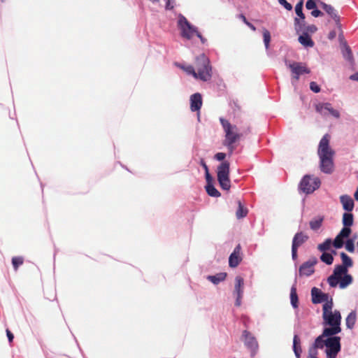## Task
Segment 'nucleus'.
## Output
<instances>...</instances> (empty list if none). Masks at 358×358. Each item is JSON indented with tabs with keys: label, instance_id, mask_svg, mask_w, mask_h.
Masks as SVG:
<instances>
[{
	"label": "nucleus",
	"instance_id": "f257e3e1",
	"mask_svg": "<svg viewBox=\"0 0 358 358\" xmlns=\"http://www.w3.org/2000/svg\"><path fill=\"white\" fill-rule=\"evenodd\" d=\"M331 136L326 134L321 138L318 148L317 155L320 159V169L322 172L330 174L333 172L334 150L330 146Z\"/></svg>",
	"mask_w": 358,
	"mask_h": 358
},
{
	"label": "nucleus",
	"instance_id": "f03ea898",
	"mask_svg": "<svg viewBox=\"0 0 358 358\" xmlns=\"http://www.w3.org/2000/svg\"><path fill=\"white\" fill-rule=\"evenodd\" d=\"M333 301H327L322 306V318L324 325L330 327L324 329V335H336L341 331V315L339 310L332 311Z\"/></svg>",
	"mask_w": 358,
	"mask_h": 358
},
{
	"label": "nucleus",
	"instance_id": "7ed1b4c3",
	"mask_svg": "<svg viewBox=\"0 0 358 358\" xmlns=\"http://www.w3.org/2000/svg\"><path fill=\"white\" fill-rule=\"evenodd\" d=\"M220 122L225 134L223 145L228 148L231 154L235 149L234 144L241 139L242 134L238 133L236 125L231 124L225 118L220 117Z\"/></svg>",
	"mask_w": 358,
	"mask_h": 358
},
{
	"label": "nucleus",
	"instance_id": "20e7f679",
	"mask_svg": "<svg viewBox=\"0 0 358 358\" xmlns=\"http://www.w3.org/2000/svg\"><path fill=\"white\" fill-rule=\"evenodd\" d=\"M196 78L202 81H208L212 77V67L209 59L201 54L195 61Z\"/></svg>",
	"mask_w": 358,
	"mask_h": 358
},
{
	"label": "nucleus",
	"instance_id": "39448f33",
	"mask_svg": "<svg viewBox=\"0 0 358 358\" xmlns=\"http://www.w3.org/2000/svg\"><path fill=\"white\" fill-rule=\"evenodd\" d=\"M230 164L227 161L222 162L218 166L217 171V180L220 187L225 190L231 187L229 179Z\"/></svg>",
	"mask_w": 358,
	"mask_h": 358
},
{
	"label": "nucleus",
	"instance_id": "423d86ee",
	"mask_svg": "<svg viewBox=\"0 0 358 358\" xmlns=\"http://www.w3.org/2000/svg\"><path fill=\"white\" fill-rule=\"evenodd\" d=\"M324 345L327 347L326 354L327 358H336L337 355L341 351V337L336 336H329L324 341Z\"/></svg>",
	"mask_w": 358,
	"mask_h": 358
},
{
	"label": "nucleus",
	"instance_id": "0eeeda50",
	"mask_svg": "<svg viewBox=\"0 0 358 358\" xmlns=\"http://www.w3.org/2000/svg\"><path fill=\"white\" fill-rule=\"evenodd\" d=\"M321 185L319 178L306 175L299 184V189L306 194H311L317 189Z\"/></svg>",
	"mask_w": 358,
	"mask_h": 358
},
{
	"label": "nucleus",
	"instance_id": "6e6552de",
	"mask_svg": "<svg viewBox=\"0 0 358 358\" xmlns=\"http://www.w3.org/2000/svg\"><path fill=\"white\" fill-rule=\"evenodd\" d=\"M178 25L181 31V36L187 39H191L198 32L196 27L192 26L183 15H180Z\"/></svg>",
	"mask_w": 358,
	"mask_h": 358
},
{
	"label": "nucleus",
	"instance_id": "1a4fd4ad",
	"mask_svg": "<svg viewBox=\"0 0 358 358\" xmlns=\"http://www.w3.org/2000/svg\"><path fill=\"white\" fill-rule=\"evenodd\" d=\"M289 68L292 72V79L296 81L299 80L300 76L310 73L306 64L302 62H294L289 64Z\"/></svg>",
	"mask_w": 358,
	"mask_h": 358
},
{
	"label": "nucleus",
	"instance_id": "9d476101",
	"mask_svg": "<svg viewBox=\"0 0 358 358\" xmlns=\"http://www.w3.org/2000/svg\"><path fill=\"white\" fill-rule=\"evenodd\" d=\"M318 262L315 257H310L308 261L303 262L299 268V275L300 277H308L314 273V266Z\"/></svg>",
	"mask_w": 358,
	"mask_h": 358
},
{
	"label": "nucleus",
	"instance_id": "9b49d317",
	"mask_svg": "<svg viewBox=\"0 0 358 358\" xmlns=\"http://www.w3.org/2000/svg\"><path fill=\"white\" fill-rule=\"evenodd\" d=\"M312 302L314 304L320 303L322 302L327 303L329 301V294L323 293L320 289L313 287L311 289Z\"/></svg>",
	"mask_w": 358,
	"mask_h": 358
},
{
	"label": "nucleus",
	"instance_id": "f8f14e48",
	"mask_svg": "<svg viewBox=\"0 0 358 358\" xmlns=\"http://www.w3.org/2000/svg\"><path fill=\"white\" fill-rule=\"evenodd\" d=\"M241 247L238 244L234 248L233 252L230 255L229 258V265L231 268H236L238 266L240 262L242 261V257L241 255Z\"/></svg>",
	"mask_w": 358,
	"mask_h": 358
},
{
	"label": "nucleus",
	"instance_id": "ddd939ff",
	"mask_svg": "<svg viewBox=\"0 0 358 358\" xmlns=\"http://www.w3.org/2000/svg\"><path fill=\"white\" fill-rule=\"evenodd\" d=\"M315 110L317 113L322 115H326L324 110L328 111L334 117L338 118L340 113L337 110L334 109L331 107V104L329 103H318L315 106Z\"/></svg>",
	"mask_w": 358,
	"mask_h": 358
},
{
	"label": "nucleus",
	"instance_id": "4468645a",
	"mask_svg": "<svg viewBox=\"0 0 358 358\" xmlns=\"http://www.w3.org/2000/svg\"><path fill=\"white\" fill-rule=\"evenodd\" d=\"M243 336L244 337V343L248 348L252 350H255L258 348L257 339L249 331L245 330L243 332Z\"/></svg>",
	"mask_w": 358,
	"mask_h": 358
},
{
	"label": "nucleus",
	"instance_id": "2eb2a0df",
	"mask_svg": "<svg viewBox=\"0 0 358 358\" xmlns=\"http://www.w3.org/2000/svg\"><path fill=\"white\" fill-rule=\"evenodd\" d=\"M202 96L199 93H195L190 96V109L192 111H199L202 106Z\"/></svg>",
	"mask_w": 358,
	"mask_h": 358
},
{
	"label": "nucleus",
	"instance_id": "dca6fc26",
	"mask_svg": "<svg viewBox=\"0 0 358 358\" xmlns=\"http://www.w3.org/2000/svg\"><path fill=\"white\" fill-rule=\"evenodd\" d=\"M320 6L324 10V11L331 16V17L335 21V22L338 26H340V17L337 14V12L335 10V8L331 5L327 4L322 1L320 2Z\"/></svg>",
	"mask_w": 358,
	"mask_h": 358
},
{
	"label": "nucleus",
	"instance_id": "f3484780",
	"mask_svg": "<svg viewBox=\"0 0 358 358\" xmlns=\"http://www.w3.org/2000/svg\"><path fill=\"white\" fill-rule=\"evenodd\" d=\"M308 236L303 231L297 232L294 236L292 245L299 248L303 243H305L308 240Z\"/></svg>",
	"mask_w": 358,
	"mask_h": 358
},
{
	"label": "nucleus",
	"instance_id": "a211bd4d",
	"mask_svg": "<svg viewBox=\"0 0 358 358\" xmlns=\"http://www.w3.org/2000/svg\"><path fill=\"white\" fill-rule=\"evenodd\" d=\"M341 203L343 205V208L345 210L350 212L354 208V201L348 195H343L340 197Z\"/></svg>",
	"mask_w": 358,
	"mask_h": 358
},
{
	"label": "nucleus",
	"instance_id": "6ab92c4d",
	"mask_svg": "<svg viewBox=\"0 0 358 358\" xmlns=\"http://www.w3.org/2000/svg\"><path fill=\"white\" fill-rule=\"evenodd\" d=\"M244 280L241 276H236L235 278V286L234 293L235 294H243Z\"/></svg>",
	"mask_w": 358,
	"mask_h": 358
},
{
	"label": "nucleus",
	"instance_id": "aec40b11",
	"mask_svg": "<svg viewBox=\"0 0 358 358\" xmlns=\"http://www.w3.org/2000/svg\"><path fill=\"white\" fill-rule=\"evenodd\" d=\"M332 335H324V331H322V334L320 335L318 337L316 338L315 340V342L313 343V345L310 347V348H315L317 350V348H323L324 345V341L323 338L325 337L331 336Z\"/></svg>",
	"mask_w": 358,
	"mask_h": 358
},
{
	"label": "nucleus",
	"instance_id": "412c9836",
	"mask_svg": "<svg viewBox=\"0 0 358 358\" xmlns=\"http://www.w3.org/2000/svg\"><path fill=\"white\" fill-rule=\"evenodd\" d=\"M293 350L297 358H300L302 352L300 338L297 335H294L293 338Z\"/></svg>",
	"mask_w": 358,
	"mask_h": 358
},
{
	"label": "nucleus",
	"instance_id": "4be33fe9",
	"mask_svg": "<svg viewBox=\"0 0 358 358\" xmlns=\"http://www.w3.org/2000/svg\"><path fill=\"white\" fill-rule=\"evenodd\" d=\"M299 43L305 47H313L314 45V42L310 37L308 34H302V35L299 37Z\"/></svg>",
	"mask_w": 358,
	"mask_h": 358
},
{
	"label": "nucleus",
	"instance_id": "5701e85b",
	"mask_svg": "<svg viewBox=\"0 0 358 358\" xmlns=\"http://www.w3.org/2000/svg\"><path fill=\"white\" fill-rule=\"evenodd\" d=\"M227 277L226 273H220L215 275H208L207 279L215 285H217L220 282L224 280Z\"/></svg>",
	"mask_w": 358,
	"mask_h": 358
},
{
	"label": "nucleus",
	"instance_id": "b1692460",
	"mask_svg": "<svg viewBox=\"0 0 358 358\" xmlns=\"http://www.w3.org/2000/svg\"><path fill=\"white\" fill-rule=\"evenodd\" d=\"M357 315L355 311H352L346 317V326L349 329H352L355 324Z\"/></svg>",
	"mask_w": 358,
	"mask_h": 358
},
{
	"label": "nucleus",
	"instance_id": "393cba45",
	"mask_svg": "<svg viewBox=\"0 0 358 358\" xmlns=\"http://www.w3.org/2000/svg\"><path fill=\"white\" fill-rule=\"evenodd\" d=\"M306 27V24L304 20L296 17L294 19V28L297 33H302Z\"/></svg>",
	"mask_w": 358,
	"mask_h": 358
},
{
	"label": "nucleus",
	"instance_id": "a878e982",
	"mask_svg": "<svg viewBox=\"0 0 358 358\" xmlns=\"http://www.w3.org/2000/svg\"><path fill=\"white\" fill-rule=\"evenodd\" d=\"M343 224L345 227H351L353 224L354 216L350 213H345L343 215Z\"/></svg>",
	"mask_w": 358,
	"mask_h": 358
},
{
	"label": "nucleus",
	"instance_id": "bb28decb",
	"mask_svg": "<svg viewBox=\"0 0 358 358\" xmlns=\"http://www.w3.org/2000/svg\"><path fill=\"white\" fill-rule=\"evenodd\" d=\"M237 203H238V209L236 210V215L237 218H238V219L243 218L247 215L248 210H247V208H244V206L242 205L241 201L238 200L237 201Z\"/></svg>",
	"mask_w": 358,
	"mask_h": 358
},
{
	"label": "nucleus",
	"instance_id": "cd10ccee",
	"mask_svg": "<svg viewBox=\"0 0 358 358\" xmlns=\"http://www.w3.org/2000/svg\"><path fill=\"white\" fill-rule=\"evenodd\" d=\"M352 282V278L350 275L345 274L344 277H341L340 279L339 287L341 289L345 288L347 286L350 285Z\"/></svg>",
	"mask_w": 358,
	"mask_h": 358
},
{
	"label": "nucleus",
	"instance_id": "c85d7f7f",
	"mask_svg": "<svg viewBox=\"0 0 358 358\" xmlns=\"http://www.w3.org/2000/svg\"><path fill=\"white\" fill-rule=\"evenodd\" d=\"M323 222V217H319L310 222V227L313 231H317L320 228Z\"/></svg>",
	"mask_w": 358,
	"mask_h": 358
},
{
	"label": "nucleus",
	"instance_id": "c756f323",
	"mask_svg": "<svg viewBox=\"0 0 358 358\" xmlns=\"http://www.w3.org/2000/svg\"><path fill=\"white\" fill-rule=\"evenodd\" d=\"M290 301H291V303L294 308L298 307V295L296 293V289L294 287H292L291 288Z\"/></svg>",
	"mask_w": 358,
	"mask_h": 358
},
{
	"label": "nucleus",
	"instance_id": "7c9ffc66",
	"mask_svg": "<svg viewBox=\"0 0 358 358\" xmlns=\"http://www.w3.org/2000/svg\"><path fill=\"white\" fill-rule=\"evenodd\" d=\"M206 189L208 194L210 196L218 197L220 196V193L213 184H207Z\"/></svg>",
	"mask_w": 358,
	"mask_h": 358
},
{
	"label": "nucleus",
	"instance_id": "2f4dec72",
	"mask_svg": "<svg viewBox=\"0 0 358 358\" xmlns=\"http://www.w3.org/2000/svg\"><path fill=\"white\" fill-rule=\"evenodd\" d=\"M348 271L347 268L345 266H343L342 265H337L336 266L333 275H335V276L338 277L339 278H341L342 275L346 274Z\"/></svg>",
	"mask_w": 358,
	"mask_h": 358
},
{
	"label": "nucleus",
	"instance_id": "473e14b6",
	"mask_svg": "<svg viewBox=\"0 0 358 358\" xmlns=\"http://www.w3.org/2000/svg\"><path fill=\"white\" fill-rule=\"evenodd\" d=\"M341 257L343 262L342 266H345V268L350 267L352 266V261L351 258L345 252L341 253Z\"/></svg>",
	"mask_w": 358,
	"mask_h": 358
},
{
	"label": "nucleus",
	"instance_id": "72a5a7b5",
	"mask_svg": "<svg viewBox=\"0 0 358 358\" xmlns=\"http://www.w3.org/2000/svg\"><path fill=\"white\" fill-rule=\"evenodd\" d=\"M320 259L327 264L331 265L333 263L334 257L330 253L323 252L320 257Z\"/></svg>",
	"mask_w": 358,
	"mask_h": 358
},
{
	"label": "nucleus",
	"instance_id": "f704fd0d",
	"mask_svg": "<svg viewBox=\"0 0 358 358\" xmlns=\"http://www.w3.org/2000/svg\"><path fill=\"white\" fill-rule=\"evenodd\" d=\"M24 263V258L22 257H13L12 258V264L15 271H17L18 267Z\"/></svg>",
	"mask_w": 358,
	"mask_h": 358
},
{
	"label": "nucleus",
	"instance_id": "c9c22d12",
	"mask_svg": "<svg viewBox=\"0 0 358 358\" xmlns=\"http://www.w3.org/2000/svg\"><path fill=\"white\" fill-rule=\"evenodd\" d=\"M303 0L299 1L295 6L296 14L301 19L305 20V15L303 13Z\"/></svg>",
	"mask_w": 358,
	"mask_h": 358
},
{
	"label": "nucleus",
	"instance_id": "e433bc0d",
	"mask_svg": "<svg viewBox=\"0 0 358 358\" xmlns=\"http://www.w3.org/2000/svg\"><path fill=\"white\" fill-rule=\"evenodd\" d=\"M340 279L341 278L338 277L332 274L327 278V282L331 287H336L338 282H340Z\"/></svg>",
	"mask_w": 358,
	"mask_h": 358
},
{
	"label": "nucleus",
	"instance_id": "4c0bfd02",
	"mask_svg": "<svg viewBox=\"0 0 358 358\" xmlns=\"http://www.w3.org/2000/svg\"><path fill=\"white\" fill-rule=\"evenodd\" d=\"M331 245V241L330 239H327L324 243L318 245L317 248L321 252H324L328 250Z\"/></svg>",
	"mask_w": 358,
	"mask_h": 358
},
{
	"label": "nucleus",
	"instance_id": "58836bf2",
	"mask_svg": "<svg viewBox=\"0 0 358 358\" xmlns=\"http://www.w3.org/2000/svg\"><path fill=\"white\" fill-rule=\"evenodd\" d=\"M343 238L342 236H340L339 234H338L334 242H333V245L336 248H341L343 246V244H344V241H343Z\"/></svg>",
	"mask_w": 358,
	"mask_h": 358
},
{
	"label": "nucleus",
	"instance_id": "ea45409f",
	"mask_svg": "<svg viewBox=\"0 0 358 358\" xmlns=\"http://www.w3.org/2000/svg\"><path fill=\"white\" fill-rule=\"evenodd\" d=\"M263 38H264V42L265 44V47L266 49H268V46H269V43L271 41V34H270V32L267 29H264Z\"/></svg>",
	"mask_w": 358,
	"mask_h": 358
},
{
	"label": "nucleus",
	"instance_id": "a19ab883",
	"mask_svg": "<svg viewBox=\"0 0 358 358\" xmlns=\"http://www.w3.org/2000/svg\"><path fill=\"white\" fill-rule=\"evenodd\" d=\"M181 69H182L188 75H192L194 78H196V70L193 66H181Z\"/></svg>",
	"mask_w": 358,
	"mask_h": 358
},
{
	"label": "nucleus",
	"instance_id": "79ce46f5",
	"mask_svg": "<svg viewBox=\"0 0 358 358\" xmlns=\"http://www.w3.org/2000/svg\"><path fill=\"white\" fill-rule=\"evenodd\" d=\"M351 229L350 227H345L341 229L340 233L338 234L340 236H342L343 238H348L350 234H351Z\"/></svg>",
	"mask_w": 358,
	"mask_h": 358
},
{
	"label": "nucleus",
	"instance_id": "37998d69",
	"mask_svg": "<svg viewBox=\"0 0 358 358\" xmlns=\"http://www.w3.org/2000/svg\"><path fill=\"white\" fill-rule=\"evenodd\" d=\"M317 27L314 24L306 25V29L303 30L302 34H308V33L313 34L317 31Z\"/></svg>",
	"mask_w": 358,
	"mask_h": 358
},
{
	"label": "nucleus",
	"instance_id": "c03bdc74",
	"mask_svg": "<svg viewBox=\"0 0 358 358\" xmlns=\"http://www.w3.org/2000/svg\"><path fill=\"white\" fill-rule=\"evenodd\" d=\"M345 249L350 252H353L355 251V245L352 239H348L346 241Z\"/></svg>",
	"mask_w": 358,
	"mask_h": 358
},
{
	"label": "nucleus",
	"instance_id": "a18cd8bd",
	"mask_svg": "<svg viewBox=\"0 0 358 358\" xmlns=\"http://www.w3.org/2000/svg\"><path fill=\"white\" fill-rule=\"evenodd\" d=\"M344 57H347L348 59H352V52L351 51L350 48L345 43V52H343Z\"/></svg>",
	"mask_w": 358,
	"mask_h": 358
},
{
	"label": "nucleus",
	"instance_id": "49530a36",
	"mask_svg": "<svg viewBox=\"0 0 358 358\" xmlns=\"http://www.w3.org/2000/svg\"><path fill=\"white\" fill-rule=\"evenodd\" d=\"M318 352L315 348H309L308 350V355L307 358H318L317 357Z\"/></svg>",
	"mask_w": 358,
	"mask_h": 358
},
{
	"label": "nucleus",
	"instance_id": "de8ad7c7",
	"mask_svg": "<svg viewBox=\"0 0 358 358\" xmlns=\"http://www.w3.org/2000/svg\"><path fill=\"white\" fill-rule=\"evenodd\" d=\"M316 6H317L315 0H308L306 3V7L308 10L315 9Z\"/></svg>",
	"mask_w": 358,
	"mask_h": 358
},
{
	"label": "nucleus",
	"instance_id": "09e8293b",
	"mask_svg": "<svg viewBox=\"0 0 358 358\" xmlns=\"http://www.w3.org/2000/svg\"><path fill=\"white\" fill-rule=\"evenodd\" d=\"M310 88L313 92L315 93H318L320 92V87L315 82H311L310 83Z\"/></svg>",
	"mask_w": 358,
	"mask_h": 358
},
{
	"label": "nucleus",
	"instance_id": "8fccbe9b",
	"mask_svg": "<svg viewBox=\"0 0 358 358\" xmlns=\"http://www.w3.org/2000/svg\"><path fill=\"white\" fill-rule=\"evenodd\" d=\"M240 18H241V19H242V20L243 21V22H244L245 24H247V26H248V27H250L252 31H255V30H256L255 27L252 24H251L250 22H249L247 20V19H246V17H245V15H242V14H241V15H240Z\"/></svg>",
	"mask_w": 358,
	"mask_h": 358
},
{
	"label": "nucleus",
	"instance_id": "3c124183",
	"mask_svg": "<svg viewBox=\"0 0 358 358\" xmlns=\"http://www.w3.org/2000/svg\"><path fill=\"white\" fill-rule=\"evenodd\" d=\"M278 2L283 6L287 10H291L292 9V5L288 3L286 0H278Z\"/></svg>",
	"mask_w": 358,
	"mask_h": 358
},
{
	"label": "nucleus",
	"instance_id": "603ef678",
	"mask_svg": "<svg viewBox=\"0 0 358 358\" xmlns=\"http://www.w3.org/2000/svg\"><path fill=\"white\" fill-rule=\"evenodd\" d=\"M226 157V154L224 152H217L215 155L214 158L217 161H223Z\"/></svg>",
	"mask_w": 358,
	"mask_h": 358
},
{
	"label": "nucleus",
	"instance_id": "864d4df0",
	"mask_svg": "<svg viewBox=\"0 0 358 358\" xmlns=\"http://www.w3.org/2000/svg\"><path fill=\"white\" fill-rule=\"evenodd\" d=\"M297 250L298 248L292 245V257L294 261L298 258Z\"/></svg>",
	"mask_w": 358,
	"mask_h": 358
},
{
	"label": "nucleus",
	"instance_id": "5fc2aeb1",
	"mask_svg": "<svg viewBox=\"0 0 358 358\" xmlns=\"http://www.w3.org/2000/svg\"><path fill=\"white\" fill-rule=\"evenodd\" d=\"M207 184H212L213 178L209 173V170L205 171Z\"/></svg>",
	"mask_w": 358,
	"mask_h": 358
},
{
	"label": "nucleus",
	"instance_id": "6e6d98bb",
	"mask_svg": "<svg viewBox=\"0 0 358 358\" xmlns=\"http://www.w3.org/2000/svg\"><path fill=\"white\" fill-rule=\"evenodd\" d=\"M311 15L315 17H317L319 16L322 15L323 13L320 10L313 9V10L311 12Z\"/></svg>",
	"mask_w": 358,
	"mask_h": 358
},
{
	"label": "nucleus",
	"instance_id": "4d7b16f0",
	"mask_svg": "<svg viewBox=\"0 0 358 358\" xmlns=\"http://www.w3.org/2000/svg\"><path fill=\"white\" fill-rule=\"evenodd\" d=\"M6 334L10 343L13 342L14 336L9 329H6Z\"/></svg>",
	"mask_w": 358,
	"mask_h": 358
},
{
	"label": "nucleus",
	"instance_id": "13d9d810",
	"mask_svg": "<svg viewBox=\"0 0 358 358\" xmlns=\"http://www.w3.org/2000/svg\"><path fill=\"white\" fill-rule=\"evenodd\" d=\"M242 296H243V294H236V302H235L236 306H241Z\"/></svg>",
	"mask_w": 358,
	"mask_h": 358
},
{
	"label": "nucleus",
	"instance_id": "bf43d9fd",
	"mask_svg": "<svg viewBox=\"0 0 358 358\" xmlns=\"http://www.w3.org/2000/svg\"><path fill=\"white\" fill-rule=\"evenodd\" d=\"M336 36V32L335 31H331L329 33L328 38L330 40H332V39L335 38Z\"/></svg>",
	"mask_w": 358,
	"mask_h": 358
},
{
	"label": "nucleus",
	"instance_id": "052dcab7",
	"mask_svg": "<svg viewBox=\"0 0 358 358\" xmlns=\"http://www.w3.org/2000/svg\"><path fill=\"white\" fill-rule=\"evenodd\" d=\"M350 79L358 81V71L350 76Z\"/></svg>",
	"mask_w": 358,
	"mask_h": 358
},
{
	"label": "nucleus",
	"instance_id": "680f3d73",
	"mask_svg": "<svg viewBox=\"0 0 358 358\" xmlns=\"http://www.w3.org/2000/svg\"><path fill=\"white\" fill-rule=\"evenodd\" d=\"M200 164L203 166V168L204 169L205 171L208 170V167L207 164H206L205 161L203 159H201Z\"/></svg>",
	"mask_w": 358,
	"mask_h": 358
},
{
	"label": "nucleus",
	"instance_id": "e2e57ef3",
	"mask_svg": "<svg viewBox=\"0 0 358 358\" xmlns=\"http://www.w3.org/2000/svg\"><path fill=\"white\" fill-rule=\"evenodd\" d=\"M196 36H197L200 39H201V41L202 43H205L206 41V39L204 38L201 35V34L198 31L197 34H196Z\"/></svg>",
	"mask_w": 358,
	"mask_h": 358
},
{
	"label": "nucleus",
	"instance_id": "0e129e2a",
	"mask_svg": "<svg viewBox=\"0 0 358 358\" xmlns=\"http://www.w3.org/2000/svg\"><path fill=\"white\" fill-rule=\"evenodd\" d=\"M354 196H355V200L358 201V187H357V189L356 190V192H355Z\"/></svg>",
	"mask_w": 358,
	"mask_h": 358
},
{
	"label": "nucleus",
	"instance_id": "69168bd1",
	"mask_svg": "<svg viewBox=\"0 0 358 358\" xmlns=\"http://www.w3.org/2000/svg\"><path fill=\"white\" fill-rule=\"evenodd\" d=\"M169 2H170V0H168L167 4H166V8H169Z\"/></svg>",
	"mask_w": 358,
	"mask_h": 358
},
{
	"label": "nucleus",
	"instance_id": "338daca9",
	"mask_svg": "<svg viewBox=\"0 0 358 358\" xmlns=\"http://www.w3.org/2000/svg\"><path fill=\"white\" fill-rule=\"evenodd\" d=\"M150 1L152 2H158L159 1V0H150Z\"/></svg>",
	"mask_w": 358,
	"mask_h": 358
},
{
	"label": "nucleus",
	"instance_id": "774afa93",
	"mask_svg": "<svg viewBox=\"0 0 358 358\" xmlns=\"http://www.w3.org/2000/svg\"><path fill=\"white\" fill-rule=\"evenodd\" d=\"M357 246H358V241H357Z\"/></svg>",
	"mask_w": 358,
	"mask_h": 358
}]
</instances>
